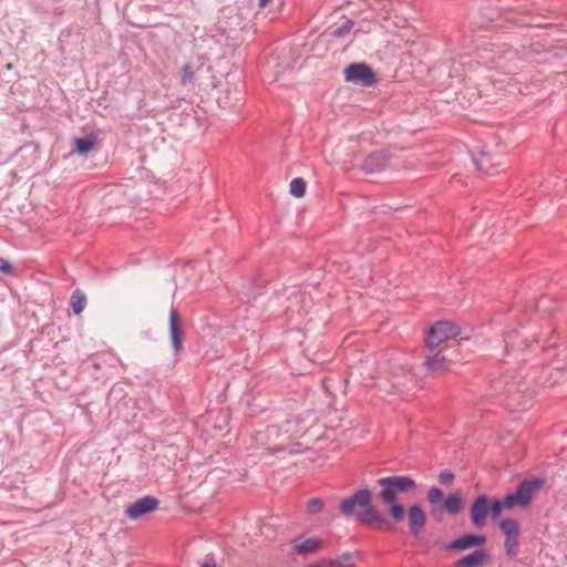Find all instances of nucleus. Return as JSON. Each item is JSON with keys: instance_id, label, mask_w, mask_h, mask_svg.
Here are the masks:
<instances>
[{"instance_id": "obj_2", "label": "nucleus", "mask_w": 567, "mask_h": 567, "mask_svg": "<svg viewBox=\"0 0 567 567\" xmlns=\"http://www.w3.org/2000/svg\"><path fill=\"white\" fill-rule=\"evenodd\" d=\"M380 487L379 497L382 503L398 501L399 494H408L416 489V482L409 475H392L377 481Z\"/></svg>"}, {"instance_id": "obj_20", "label": "nucleus", "mask_w": 567, "mask_h": 567, "mask_svg": "<svg viewBox=\"0 0 567 567\" xmlns=\"http://www.w3.org/2000/svg\"><path fill=\"white\" fill-rule=\"evenodd\" d=\"M501 530L506 537H518L519 524L514 518H504L499 523Z\"/></svg>"}, {"instance_id": "obj_9", "label": "nucleus", "mask_w": 567, "mask_h": 567, "mask_svg": "<svg viewBox=\"0 0 567 567\" xmlns=\"http://www.w3.org/2000/svg\"><path fill=\"white\" fill-rule=\"evenodd\" d=\"M372 502V493L368 488L359 489L340 504V511L344 516L355 515V507L363 508Z\"/></svg>"}, {"instance_id": "obj_35", "label": "nucleus", "mask_w": 567, "mask_h": 567, "mask_svg": "<svg viewBox=\"0 0 567 567\" xmlns=\"http://www.w3.org/2000/svg\"><path fill=\"white\" fill-rule=\"evenodd\" d=\"M202 567H215V566H210V565H203Z\"/></svg>"}, {"instance_id": "obj_34", "label": "nucleus", "mask_w": 567, "mask_h": 567, "mask_svg": "<svg viewBox=\"0 0 567 567\" xmlns=\"http://www.w3.org/2000/svg\"><path fill=\"white\" fill-rule=\"evenodd\" d=\"M238 102H240V99H237V100H236V103L229 104L228 106H230V107H236V106H237V104H238Z\"/></svg>"}, {"instance_id": "obj_11", "label": "nucleus", "mask_w": 567, "mask_h": 567, "mask_svg": "<svg viewBox=\"0 0 567 567\" xmlns=\"http://www.w3.org/2000/svg\"><path fill=\"white\" fill-rule=\"evenodd\" d=\"M169 337L172 347L177 353L183 349L185 332L182 327L181 316L175 307L169 310Z\"/></svg>"}, {"instance_id": "obj_10", "label": "nucleus", "mask_w": 567, "mask_h": 567, "mask_svg": "<svg viewBox=\"0 0 567 567\" xmlns=\"http://www.w3.org/2000/svg\"><path fill=\"white\" fill-rule=\"evenodd\" d=\"M488 496L486 494L477 495L470 507V517L474 527L482 529L487 523Z\"/></svg>"}, {"instance_id": "obj_25", "label": "nucleus", "mask_w": 567, "mask_h": 567, "mask_svg": "<svg viewBox=\"0 0 567 567\" xmlns=\"http://www.w3.org/2000/svg\"><path fill=\"white\" fill-rule=\"evenodd\" d=\"M323 507H324V502L322 498H319V497L311 498L307 503V513L310 515H315V514L320 513L323 509Z\"/></svg>"}, {"instance_id": "obj_31", "label": "nucleus", "mask_w": 567, "mask_h": 567, "mask_svg": "<svg viewBox=\"0 0 567 567\" xmlns=\"http://www.w3.org/2000/svg\"><path fill=\"white\" fill-rule=\"evenodd\" d=\"M502 383H505L504 384V392L506 394H511L513 391H518V386L516 384V382L512 381V382H503V381H499V382H495V390L497 389V385H501Z\"/></svg>"}, {"instance_id": "obj_22", "label": "nucleus", "mask_w": 567, "mask_h": 567, "mask_svg": "<svg viewBox=\"0 0 567 567\" xmlns=\"http://www.w3.org/2000/svg\"><path fill=\"white\" fill-rule=\"evenodd\" d=\"M306 182L301 177H296L290 182V194L297 198L306 194Z\"/></svg>"}, {"instance_id": "obj_13", "label": "nucleus", "mask_w": 567, "mask_h": 567, "mask_svg": "<svg viewBox=\"0 0 567 567\" xmlns=\"http://www.w3.org/2000/svg\"><path fill=\"white\" fill-rule=\"evenodd\" d=\"M486 536L476 534H464L446 545L447 550L464 551L486 543Z\"/></svg>"}, {"instance_id": "obj_16", "label": "nucleus", "mask_w": 567, "mask_h": 567, "mask_svg": "<svg viewBox=\"0 0 567 567\" xmlns=\"http://www.w3.org/2000/svg\"><path fill=\"white\" fill-rule=\"evenodd\" d=\"M323 544L316 537L307 538L302 543H293L292 549L300 556L315 554L322 548Z\"/></svg>"}, {"instance_id": "obj_1", "label": "nucleus", "mask_w": 567, "mask_h": 567, "mask_svg": "<svg viewBox=\"0 0 567 567\" xmlns=\"http://www.w3.org/2000/svg\"><path fill=\"white\" fill-rule=\"evenodd\" d=\"M426 499L431 505V514L439 519V514L445 512L451 516L458 515L464 506L460 492L450 493L445 498L443 491L437 486H432L427 491Z\"/></svg>"}, {"instance_id": "obj_21", "label": "nucleus", "mask_w": 567, "mask_h": 567, "mask_svg": "<svg viewBox=\"0 0 567 567\" xmlns=\"http://www.w3.org/2000/svg\"><path fill=\"white\" fill-rule=\"evenodd\" d=\"M385 505L390 506V516L392 517V523H400L403 520L405 516V509L402 504H400L398 501H394L393 503H384Z\"/></svg>"}, {"instance_id": "obj_30", "label": "nucleus", "mask_w": 567, "mask_h": 567, "mask_svg": "<svg viewBox=\"0 0 567 567\" xmlns=\"http://www.w3.org/2000/svg\"><path fill=\"white\" fill-rule=\"evenodd\" d=\"M338 561H333L331 558H324L317 563L310 564L307 567H338Z\"/></svg>"}, {"instance_id": "obj_14", "label": "nucleus", "mask_w": 567, "mask_h": 567, "mask_svg": "<svg viewBox=\"0 0 567 567\" xmlns=\"http://www.w3.org/2000/svg\"><path fill=\"white\" fill-rule=\"evenodd\" d=\"M389 162L386 151H377L369 154L361 164V169L367 174L380 173Z\"/></svg>"}, {"instance_id": "obj_33", "label": "nucleus", "mask_w": 567, "mask_h": 567, "mask_svg": "<svg viewBox=\"0 0 567 567\" xmlns=\"http://www.w3.org/2000/svg\"><path fill=\"white\" fill-rule=\"evenodd\" d=\"M271 0H259V7L265 8Z\"/></svg>"}, {"instance_id": "obj_26", "label": "nucleus", "mask_w": 567, "mask_h": 567, "mask_svg": "<svg viewBox=\"0 0 567 567\" xmlns=\"http://www.w3.org/2000/svg\"><path fill=\"white\" fill-rule=\"evenodd\" d=\"M354 25V22L351 20L346 21L340 27L333 29L331 31V35L334 38H343L351 31L352 27Z\"/></svg>"}, {"instance_id": "obj_24", "label": "nucleus", "mask_w": 567, "mask_h": 567, "mask_svg": "<svg viewBox=\"0 0 567 567\" xmlns=\"http://www.w3.org/2000/svg\"><path fill=\"white\" fill-rule=\"evenodd\" d=\"M194 80H195V75L192 70V65L189 63L184 64L181 70V84L186 86V85L193 84Z\"/></svg>"}, {"instance_id": "obj_32", "label": "nucleus", "mask_w": 567, "mask_h": 567, "mask_svg": "<svg viewBox=\"0 0 567 567\" xmlns=\"http://www.w3.org/2000/svg\"><path fill=\"white\" fill-rule=\"evenodd\" d=\"M0 272L6 275H13L14 270L12 265L8 260L0 258Z\"/></svg>"}, {"instance_id": "obj_3", "label": "nucleus", "mask_w": 567, "mask_h": 567, "mask_svg": "<svg viewBox=\"0 0 567 567\" xmlns=\"http://www.w3.org/2000/svg\"><path fill=\"white\" fill-rule=\"evenodd\" d=\"M545 480L532 478L524 480L517 486L515 493L507 494L503 499H499L506 509L514 506L526 507L533 501L535 494L544 486Z\"/></svg>"}, {"instance_id": "obj_27", "label": "nucleus", "mask_w": 567, "mask_h": 567, "mask_svg": "<svg viewBox=\"0 0 567 567\" xmlns=\"http://www.w3.org/2000/svg\"><path fill=\"white\" fill-rule=\"evenodd\" d=\"M488 509L492 517L497 518L502 514V511L505 509V507L499 499H492L488 497Z\"/></svg>"}, {"instance_id": "obj_18", "label": "nucleus", "mask_w": 567, "mask_h": 567, "mask_svg": "<svg viewBox=\"0 0 567 567\" xmlns=\"http://www.w3.org/2000/svg\"><path fill=\"white\" fill-rule=\"evenodd\" d=\"M96 140V136L93 134H90L85 137H75L73 141V151L79 155H86L94 148Z\"/></svg>"}, {"instance_id": "obj_15", "label": "nucleus", "mask_w": 567, "mask_h": 567, "mask_svg": "<svg viewBox=\"0 0 567 567\" xmlns=\"http://www.w3.org/2000/svg\"><path fill=\"white\" fill-rule=\"evenodd\" d=\"M489 559L485 549H477L455 561V567H482Z\"/></svg>"}, {"instance_id": "obj_8", "label": "nucleus", "mask_w": 567, "mask_h": 567, "mask_svg": "<svg viewBox=\"0 0 567 567\" xmlns=\"http://www.w3.org/2000/svg\"><path fill=\"white\" fill-rule=\"evenodd\" d=\"M159 501L151 495L144 496L128 504L124 511L126 517L132 520L155 512L158 508Z\"/></svg>"}, {"instance_id": "obj_28", "label": "nucleus", "mask_w": 567, "mask_h": 567, "mask_svg": "<svg viewBox=\"0 0 567 567\" xmlns=\"http://www.w3.org/2000/svg\"><path fill=\"white\" fill-rule=\"evenodd\" d=\"M454 473L450 470L442 471L439 475V481L442 485L450 486L454 482Z\"/></svg>"}, {"instance_id": "obj_23", "label": "nucleus", "mask_w": 567, "mask_h": 567, "mask_svg": "<svg viewBox=\"0 0 567 567\" xmlns=\"http://www.w3.org/2000/svg\"><path fill=\"white\" fill-rule=\"evenodd\" d=\"M518 537H506L504 543L505 553L508 557L514 558L518 553Z\"/></svg>"}, {"instance_id": "obj_4", "label": "nucleus", "mask_w": 567, "mask_h": 567, "mask_svg": "<svg viewBox=\"0 0 567 567\" xmlns=\"http://www.w3.org/2000/svg\"><path fill=\"white\" fill-rule=\"evenodd\" d=\"M460 333L461 328L452 321L435 322L427 331L425 347L429 352L442 349L443 344L449 347L447 341L456 338Z\"/></svg>"}, {"instance_id": "obj_17", "label": "nucleus", "mask_w": 567, "mask_h": 567, "mask_svg": "<svg viewBox=\"0 0 567 567\" xmlns=\"http://www.w3.org/2000/svg\"><path fill=\"white\" fill-rule=\"evenodd\" d=\"M474 162L476 168L486 175H494L498 173L497 167L499 166V163L492 162L491 156L485 152H481L478 156L474 157Z\"/></svg>"}, {"instance_id": "obj_5", "label": "nucleus", "mask_w": 567, "mask_h": 567, "mask_svg": "<svg viewBox=\"0 0 567 567\" xmlns=\"http://www.w3.org/2000/svg\"><path fill=\"white\" fill-rule=\"evenodd\" d=\"M450 347L443 346L425 355L422 368L429 375H440L450 370V365L454 360L453 355L447 354Z\"/></svg>"}, {"instance_id": "obj_7", "label": "nucleus", "mask_w": 567, "mask_h": 567, "mask_svg": "<svg viewBox=\"0 0 567 567\" xmlns=\"http://www.w3.org/2000/svg\"><path fill=\"white\" fill-rule=\"evenodd\" d=\"M357 519L365 525L374 526L379 529L392 532L394 530V524L384 517L380 511L372 505V502L355 513Z\"/></svg>"}, {"instance_id": "obj_6", "label": "nucleus", "mask_w": 567, "mask_h": 567, "mask_svg": "<svg viewBox=\"0 0 567 567\" xmlns=\"http://www.w3.org/2000/svg\"><path fill=\"white\" fill-rule=\"evenodd\" d=\"M344 80L362 86H373L377 75L372 68L365 63H352L344 69Z\"/></svg>"}, {"instance_id": "obj_29", "label": "nucleus", "mask_w": 567, "mask_h": 567, "mask_svg": "<svg viewBox=\"0 0 567 567\" xmlns=\"http://www.w3.org/2000/svg\"><path fill=\"white\" fill-rule=\"evenodd\" d=\"M353 557L354 555L352 553H343L337 559H333V561L339 563L338 567H346L352 563Z\"/></svg>"}, {"instance_id": "obj_19", "label": "nucleus", "mask_w": 567, "mask_h": 567, "mask_svg": "<svg viewBox=\"0 0 567 567\" xmlns=\"http://www.w3.org/2000/svg\"><path fill=\"white\" fill-rule=\"evenodd\" d=\"M86 306L85 293L81 289H75L71 296V307L74 315H80Z\"/></svg>"}, {"instance_id": "obj_12", "label": "nucleus", "mask_w": 567, "mask_h": 567, "mask_svg": "<svg viewBox=\"0 0 567 567\" xmlns=\"http://www.w3.org/2000/svg\"><path fill=\"white\" fill-rule=\"evenodd\" d=\"M426 524V514L419 504L408 508V525L412 536L420 537Z\"/></svg>"}]
</instances>
